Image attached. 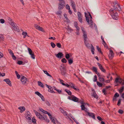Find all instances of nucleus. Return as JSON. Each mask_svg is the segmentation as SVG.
<instances>
[{"mask_svg": "<svg viewBox=\"0 0 124 124\" xmlns=\"http://www.w3.org/2000/svg\"><path fill=\"white\" fill-rule=\"evenodd\" d=\"M60 69L62 75L65 77H66L67 73L66 69L64 66L63 65L61 66Z\"/></svg>", "mask_w": 124, "mask_h": 124, "instance_id": "nucleus-1", "label": "nucleus"}, {"mask_svg": "<svg viewBox=\"0 0 124 124\" xmlns=\"http://www.w3.org/2000/svg\"><path fill=\"white\" fill-rule=\"evenodd\" d=\"M113 4H114L115 5L116 4H117V5L118 6V7H119V8H117V7L116 6H114L113 7L114 8H111L109 12H110V13H112V12L113 13V12L114 11V10H115L116 11H121V8L120 7V6L118 4H117V3L116 2H115L114 3H113Z\"/></svg>", "mask_w": 124, "mask_h": 124, "instance_id": "nucleus-2", "label": "nucleus"}, {"mask_svg": "<svg viewBox=\"0 0 124 124\" xmlns=\"http://www.w3.org/2000/svg\"><path fill=\"white\" fill-rule=\"evenodd\" d=\"M60 3L58 4V9L59 10L62 9L65 7V3L64 0H59Z\"/></svg>", "mask_w": 124, "mask_h": 124, "instance_id": "nucleus-3", "label": "nucleus"}, {"mask_svg": "<svg viewBox=\"0 0 124 124\" xmlns=\"http://www.w3.org/2000/svg\"><path fill=\"white\" fill-rule=\"evenodd\" d=\"M33 111L35 113L37 116L40 120H44V118L43 117V115H41L40 114L35 110H33Z\"/></svg>", "mask_w": 124, "mask_h": 124, "instance_id": "nucleus-4", "label": "nucleus"}, {"mask_svg": "<svg viewBox=\"0 0 124 124\" xmlns=\"http://www.w3.org/2000/svg\"><path fill=\"white\" fill-rule=\"evenodd\" d=\"M83 37L84 39V43L86 46L88 47L89 44L87 42V40L88 39L87 34L86 33H83Z\"/></svg>", "mask_w": 124, "mask_h": 124, "instance_id": "nucleus-5", "label": "nucleus"}, {"mask_svg": "<svg viewBox=\"0 0 124 124\" xmlns=\"http://www.w3.org/2000/svg\"><path fill=\"white\" fill-rule=\"evenodd\" d=\"M28 50L29 54L31 56V58L33 59H34L35 56L34 52L32 51L31 49L29 48H28Z\"/></svg>", "mask_w": 124, "mask_h": 124, "instance_id": "nucleus-6", "label": "nucleus"}, {"mask_svg": "<svg viewBox=\"0 0 124 124\" xmlns=\"http://www.w3.org/2000/svg\"><path fill=\"white\" fill-rule=\"evenodd\" d=\"M113 13L112 12V13H110L112 18L114 19L117 20L118 19V14L117 12H115L113 14Z\"/></svg>", "mask_w": 124, "mask_h": 124, "instance_id": "nucleus-7", "label": "nucleus"}, {"mask_svg": "<svg viewBox=\"0 0 124 124\" xmlns=\"http://www.w3.org/2000/svg\"><path fill=\"white\" fill-rule=\"evenodd\" d=\"M110 53L108 55V56L109 59H112L114 56V54L113 51L112 50L110 49L109 50Z\"/></svg>", "mask_w": 124, "mask_h": 124, "instance_id": "nucleus-8", "label": "nucleus"}, {"mask_svg": "<svg viewBox=\"0 0 124 124\" xmlns=\"http://www.w3.org/2000/svg\"><path fill=\"white\" fill-rule=\"evenodd\" d=\"M27 80V79L24 76H22L21 78V81L22 82V83L24 84L26 83Z\"/></svg>", "mask_w": 124, "mask_h": 124, "instance_id": "nucleus-9", "label": "nucleus"}, {"mask_svg": "<svg viewBox=\"0 0 124 124\" xmlns=\"http://www.w3.org/2000/svg\"><path fill=\"white\" fill-rule=\"evenodd\" d=\"M92 91L93 92V94L92 95V96L94 98L96 99L98 98V96L96 94L94 90V89H92Z\"/></svg>", "mask_w": 124, "mask_h": 124, "instance_id": "nucleus-10", "label": "nucleus"}, {"mask_svg": "<svg viewBox=\"0 0 124 124\" xmlns=\"http://www.w3.org/2000/svg\"><path fill=\"white\" fill-rule=\"evenodd\" d=\"M97 64L99 68L102 71L104 72H106V70L104 69L103 67L101 64H100L99 63H97Z\"/></svg>", "mask_w": 124, "mask_h": 124, "instance_id": "nucleus-11", "label": "nucleus"}, {"mask_svg": "<svg viewBox=\"0 0 124 124\" xmlns=\"http://www.w3.org/2000/svg\"><path fill=\"white\" fill-rule=\"evenodd\" d=\"M3 81L6 82V83L8 84L10 86H11V81L9 79L6 78L4 79L3 80Z\"/></svg>", "mask_w": 124, "mask_h": 124, "instance_id": "nucleus-12", "label": "nucleus"}, {"mask_svg": "<svg viewBox=\"0 0 124 124\" xmlns=\"http://www.w3.org/2000/svg\"><path fill=\"white\" fill-rule=\"evenodd\" d=\"M60 111L65 116H67L68 115V113L66 112V111L64 110L62 108H60Z\"/></svg>", "mask_w": 124, "mask_h": 124, "instance_id": "nucleus-13", "label": "nucleus"}, {"mask_svg": "<svg viewBox=\"0 0 124 124\" xmlns=\"http://www.w3.org/2000/svg\"><path fill=\"white\" fill-rule=\"evenodd\" d=\"M55 55L58 58H61L63 55V54L61 52H59Z\"/></svg>", "mask_w": 124, "mask_h": 124, "instance_id": "nucleus-14", "label": "nucleus"}, {"mask_svg": "<svg viewBox=\"0 0 124 124\" xmlns=\"http://www.w3.org/2000/svg\"><path fill=\"white\" fill-rule=\"evenodd\" d=\"M71 96L72 97V100L75 102H77L79 100L78 99L77 97L74 96L73 95H72Z\"/></svg>", "mask_w": 124, "mask_h": 124, "instance_id": "nucleus-15", "label": "nucleus"}, {"mask_svg": "<svg viewBox=\"0 0 124 124\" xmlns=\"http://www.w3.org/2000/svg\"><path fill=\"white\" fill-rule=\"evenodd\" d=\"M87 114L88 115V116L90 117H92L93 118V119H95V116L94 115L93 113H92L88 112V113H87Z\"/></svg>", "mask_w": 124, "mask_h": 124, "instance_id": "nucleus-16", "label": "nucleus"}, {"mask_svg": "<svg viewBox=\"0 0 124 124\" xmlns=\"http://www.w3.org/2000/svg\"><path fill=\"white\" fill-rule=\"evenodd\" d=\"M85 17L86 21L88 24H90V22L89 20V18L88 16V15L86 12L85 13Z\"/></svg>", "mask_w": 124, "mask_h": 124, "instance_id": "nucleus-17", "label": "nucleus"}, {"mask_svg": "<svg viewBox=\"0 0 124 124\" xmlns=\"http://www.w3.org/2000/svg\"><path fill=\"white\" fill-rule=\"evenodd\" d=\"M25 118L27 120H31V118H30L31 115L30 114L27 113L25 115Z\"/></svg>", "mask_w": 124, "mask_h": 124, "instance_id": "nucleus-18", "label": "nucleus"}, {"mask_svg": "<svg viewBox=\"0 0 124 124\" xmlns=\"http://www.w3.org/2000/svg\"><path fill=\"white\" fill-rule=\"evenodd\" d=\"M43 116L44 118V120L47 122L49 123V120L47 118L46 115L44 114H43Z\"/></svg>", "mask_w": 124, "mask_h": 124, "instance_id": "nucleus-19", "label": "nucleus"}, {"mask_svg": "<svg viewBox=\"0 0 124 124\" xmlns=\"http://www.w3.org/2000/svg\"><path fill=\"white\" fill-rule=\"evenodd\" d=\"M70 2L72 8L75 7L76 5L75 2L72 0H70Z\"/></svg>", "mask_w": 124, "mask_h": 124, "instance_id": "nucleus-20", "label": "nucleus"}, {"mask_svg": "<svg viewBox=\"0 0 124 124\" xmlns=\"http://www.w3.org/2000/svg\"><path fill=\"white\" fill-rule=\"evenodd\" d=\"M123 80L121 78H116L115 80V82L117 83L118 81H120L122 82Z\"/></svg>", "mask_w": 124, "mask_h": 124, "instance_id": "nucleus-21", "label": "nucleus"}, {"mask_svg": "<svg viewBox=\"0 0 124 124\" xmlns=\"http://www.w3.org/2000/svg\"><path fill=\"white\" fill-rule=\"evenodd\" d=\"M38 85L40 87L42 88H44V85L40 81H38Z\"/></svg>", "mask_w": 124, "mask_h": 124, "instance_id": "nucleus-22", "label": "nucleus"}, {"mask_svg": "<svg viewBox=\"0 0 124 124\" xmlns=\"http://www.w3.org/2000/svg\"><path fill=\"white\" fill-rule=\"evenodd\" d=\"M12 28L15 31L18 32L19 31V30L18 28V27L17 26L16 27L15 26V27L14 26V27H12Z\"/></svg>", "mask_w": 124, "mask_h": 124, "instance_id": "nucleus-23", "label": "nucleus"}, {"mask_svg": "<svg viewBox=\"0 0 124 124\" xmlns=\"http://www.w3.org/2000/svg\"><path fill=\"white\" fill-rule=\"evenodd\" d=\"M50 118L52 122L54 124H56V120H55L54 119V118H52V117H50Z\"/></svg>", "mask_w": 124, "mask_h": 124, "instance_id": "nucleus-24", "label": "nucleus"}, {"mask_svg": "<svg viewBox=\"0 0 124 124\" xmlns=\"http://www.w3.org/2000/svg\"><path fill=\"white\" fill-rule=\"evenodd\" d=\"M49 89V90H48V91L50 92L51 93H55L53 91V88L51 87V86H50V87L48 89Z\"/></svg>", "mask_w": 124, "mask_h": 124, "instance_id": "nucleus-25", "label": "nucleus"}, {"mask_svg": "<svg viewBox=\"0 0 124 124\" xmlns=\"http://www.w3.org/2000/svg\"><path fill=\"white\" fill-rule=\"evenodd\" d=\"M18 109L20 110L22 112L24 111L25 110V108L24 107H20L18 108Z\"/></svg>", "mask_w": 124, "mask_h": 124, "instance_id": "nucleus-26", "label": "nucleus"}, {"mask_svg": "<svg viewBox=\"0 0 124 124\" xmlns=\"http://www.w3.org/2000/svg\"><path fill=\"white\" fill-rule=\"evenodd\" d=\"M65 90L69 95H71L72 93L70 90L67 89H65Z\"/></svg>", "mask_w": 124, "mask_h": 124, "instance_id": "nucleus-27", "label": "nucleus"}, {"mask_svg": "<svg viewBox=\"0 0 124 124\" xmlns=\"http://www.w3.org/2000/svg\"><path fill=\"white\" fill-rule=\"evenodd\" d=\"M44 73L46 74L47 76H49L51 77H52V76L47 72L46 71L43 70Z\"/></svg>", "mask_w": 124, "mask_h": 124, "instance_id": "nucleus-28", "label": "nucleus"}, {"mask_svg": "<svg viewBox=\"0 0 124 124\" xmlns=\"http://www.w3.org/2000/svg\"><path fill=\"white\" fill-rule=\"evenodd\" d=\"M68 60L69 62V63L70 64H71L73 62V61L72 58H70Z\"/></svg>", "mask_w": 124, "mask_h": 124, "instance_id": "nucleus-29", "label": "nucleus"}, {"mask_svg": "<svg viewBox=\"0 0 124 124\" xmlns=\"http://www.w3.org/2000/svg\"><path fill=\"white\" fill-rule=\"evenodd\" d=\"M39 110L43 112L44 113H45V114H46V113H47V112L46 111L44 110L43 109L41 108H39Z\"/></svg>", "mask_w": 124, "mask_h": 124, "instance_id": "nucleus-30", "label": "nucleus"}, {"mask_svg": "<svg viewBox=\"0 0 124 124\" xmlns=\"http://www.w3.org/2000/svg\"><path fill=\"white\" fill-rule=\"evenodd\" d=\"M99 80L101 82H102L104 81V79L103 78H102L101 77H99Z\"/></svg>", "mask_w": 124, "mask_h": 124, "instance_id": "nucleus-31", "label": "nucleus"}, {"mask_svg": "<svg viewBox=\"0 0 124 124\" xmlns=\"http://www.w3.org/2000/svg\"><path fill=\"white\" fill-rule=\"evenodd\" d=\"M92 70L93 71L95 72V73L97 72V69L96 67H93Z\"/></svg>", "mask_w": 124, "mask_h": 124, "instance_id": "nucleus-32", "label": "nucleus"}, {"mask_svg": "<svg viewBox=\"0 0 124 124\" xmlns=\"http://www.w3.org/2000/svg\"><path fill=\"white\" fill-rule=\"evenodd\" d=\"M15 73L16 74V75L17 76V78L18 79H19L20 78V75L16 71H15Z\"/></svg>", "mask_w": 124, "mask_h": 124, "instance_id": "nucleus-33", "label": "nucleus"}, {"mask_svg": "<svg viewBox=\"0 0 124 124\" xmlns=\"http://www.w3.org/2000/svg\"><path fill=\"white\" fill-rule=\"evenodd\" d=\"M81 109L82 110H85V109L86 108L84 104H82L81 106Z\"/></svg>", "mask_w": 124, "mask_h": 124, "instance_id": "nucleus-34", "label": "nucleus"}, {"mask_svg": "<svg viewBox=\"0 0 124 124\" xmlns=\"http://www.w3.org/2000/svg\"><path fill=\"white\" fill-rule=\"evenodd\" d=\"M64 17L65 18L66 20L68 22H70V20L68 19L67 17V15L66 14H64Z\"/></svg>", "mask_w": 124, "mask_h": 124, "instance_id": "nucleus-35", "label": "nucleus"}, {"mask_svg": "<svg viewBox=\"0 0 124 124\" xmlns=\"http://www.w3.org/2000/svg\"><path fill=\"white\" fill-rule=\"evenodd\" d=\"M97 85L99 87H101L102 86V84L101 83H100L98 81H97Z\"/></svg>", "mask_w": 124, "mask_h": 124, "instance_id": "nucleus-36", "label": "nucleus"}, {"mask_svg": "<svg viewBox=\"0 0 124 124\" xmlns=\"http://www.w3.org/2000/svg\"><path fill=\"white\" fill-rule=\"evenodd\" d=\"M50 44L51 46L53 48H54L56 46L55 44L53 42H51L50 43Z\"/></svg>", "mask_w": 124, "mask_h": 124, "instance_id": "nucleus-37", "label": "nucleus"}, {"mask_svg": "<svg viewBox=\"0 0 124 124\" xmlns=\"http://www.w3.org/2000/svg\"><path fill=\"white\" fill-rule=\"evenodd\" d=\"M22 35L24 36L23 38H25L26 36L27 35V34L26 32H23L22 33Z\"/></svg>", "mask_w": 124, "mask_h": 124, "instance_id": "nucleus-38", "label": "nucleus"}, {"mask_svg": "<svg viewBox=\"0 0 124 124\" xmlns=\"http://www.w3.org/2000/svg\"><path fill=\"white\" fill-rule=\"evenodd\" d=\"M61 61L62 62L64 63H66L67 62V60L65 58H63L61 60Z\"/></svg>", "mask_w": 124, "mask_h": 124, "instance_id": "nucleus-39", "label": "nucleus"}, {"mask_svg": "<svg viewBox=\"0 0 124 124\" xmlns=\"http://www.w3.org/2000/svg\"><path fill=\"white\" fill-rule=\"evenodd\" d=\"M65 57L68 60L69 59L70 57V55L69 54H67L66 55Z\"/></svg>", "mask_w": 124, "mask_h": 124, "instance_id": "nucleus-40", "label": "nucleus"}, {"mask_svg": "<svg viewBox=\"0 0 124 124\" xmlns=\"http://www.w3.org/2000/svg\"><path fill=\"white\" fill-rule=\"evenodd\" d=\"M32 121L34 124H36V120L35 119L34 117L32 118Z\"/></svg>", "mask_w": 124, "mask_h": 124, "instance_id": "nucleus-41", "label": "nucleus"}, {"mask_svg": "<svg viewBox=\"0 0 124 124\" xmlns=\"http://www.w3.org/2000/svg\"><path fill=\"white\" fill-rule=\"evenodd\" d=\"M66 29H67V31L69 32L70 31V32L73 31V30L71 29V28L69 27V26H68V28H67Z\"/></svg>", "mask_w": 124, "mask_h": 124, "instance_id": "nucleus-42", "label": "nucleus"}, {"mask_svg": "<svg viewBox=\"0 0 124 124\" xmlns=\"http://www.w3.org/2000/svg\"><path fill=\"white\" fill-rule=\"evenodd\" d=\"M10 24L12 26V27H14V26L15 27L16 24L15 23H14V22H13L12 21H11L10 22Z\"/></svg>", "mask_w": 124, "mask_h": 124, "instance_id": "nucleus-43", "label": "nucleus"}, {"mask_svg": "<svg viewBox=\"0 0 124 124\" xmlns=\"http://www.w3.org/2000/svg\"><path fill=\"white\" fill-rule=\"evenodd\" d=\"M124 89V86H123L119 91L120 93H122Z\"/></svg>", "mask_w": 124, "mask_h": 124, "instance_id": "nucleus-44", "label": "nucleus"}, {"mask_svg": "<svg viewBox=\"0 0 124 124\" xmlns=\"http://www.w3.org/2000/svg\"><path fill=\"white\" fill-rule=\"evenodd\" d=\"M56 46L59 48H61V45L60 43H58L56 44Z\"/></svg>", "mask_w": 124, "mask_h": 124, "instance_id": "nucleus-45", "label": "nucleus"}, {"mask_svg": "<svg viewBox=\"0 0 124 124\" xmlns=\"http://www.w3.org/2000/svg\"><path fill=\"white\" fill-rule=\"evenodd\" d=\"M62 13V11L61 10H59L56 12V14L58 15H61Z\"/></svg>", "mask_w": 124, "mask_h": 124, "instance_id": "nucleus-46", "label": "nucleus"}, {"mask_svg": "<svg viewBox=\"0 0 124 124\" xmlns=\"http://www.w3.org/2000/svg\"><path fill=\"white\" fill-rule=\"evenodd\" d=\"M61 84L63 85L66 86L68 87H69L70 86V85L67 83L66 84H65L63 83H62Z\"/></svg>", "mask_w": 124, "mask_h": 124, "instance_id": "nucleus-47", "label": "nucleus"}, {"mask_svg": "<svg viewBox=\"0 0 124 124\" xmlns=\"http://www.w3.org/2000/svg\"><path fill=\"white\" fill-rule=\"evenodd\" d=\"M8 51H9V53L11 55H12L13 54H14L13 52L12 51V50L10 49H8Z\"/></svg>", "mask_w": 124, "mask_h": 124, "instance_id": "nucleus-48", "label": "nucleus"}, {"mask_svg": "<svg viewBox=\"0 0 124 124\" xmlns=\"http://www.w3.org/2000/svg\"><path fill=\"white\" fill-rule=\"evenodd\" d=\"M23 62L22 61H18L17 62V63L19 64V65H22V64H23Z\"/></svg>", "mask_w": 124, "mask_h": 124, "instance_id": "nucleus-49", "label": "nucleus"}, {"mask_svg": "<svg viewBox=\"0 0 124 124\" xmlns=\"http://www.w3.org/2000/svg\"><path fill=\"white\" fill-rule=\"evenodd\" d=\"M96 47H97V48L98 50V51L99 52H100L102 54V52L101 51V50L100 48H99L98 46H97Z\"/></svg>", "mask_w": 124, "mask_h": 124, "instance_id": "nucleus-50", "label": "nucleus"}, {"mask_svg": "<svg viewBox=\"0 0 124 124\" xmlns=\"http://www.w3.org/2000/svg\"><path fill=\"white\" fill-rule=\"evenodd\" d=\"M119 94L118 93H116L115 94L114 97H119Z\"/></svg>", "mask_w": 124, "mask_h": 124, "instance_id": "nucleus-51", "label": "nucleus"}, {"mask_svg": "<svg viewBox=\"0 0 124 124\" xmlns=\"http://www.w3.org/2000/svg\"><path fill=\"white\" fill-rule=\"evenodd\" d=\"M78 18L81 17V13L80 12H78L77 13Z\"/></svg>", "mask_w": 124, "mask_h": 124, "instance_id": "nucleus-52", "label": "nucleus"}, {"mask_svg": "<svg viewBox=\"0 0 124 124\" xmlns=\"http://www.w3.org/2000/svg\"><path fill=\"white\" fill-rule=\"evenodd\" d=\"M81 30H82L83 33H86L85 31L84 30V29L83 27H81Z\"/></svg>", "mask_w": 124, "mask_h": 124, "instance_id": "nucleus-53", "label": "nucleus"}, {"mask_svg": "<svg viewBox=\"0 0 124 124\" xmlns=\"http://www.w3.org/2000/svg\"><path fill=\"white\" fill-rule=\"evenodd\" d=\"M121 99H120L118 100V103H117V105L118 106H119L120 105L121 102Z\"/></svg>", "mask_w": 124, "mask_h": 124, "instance_id": "nucleus-54", "label": "nucleus"}, {"mask_svg": "<svg viewBox=\"0 0 124 124\" xmlns=\"http://www.w3.org/2000/svg\"><path fill=\"white\" fill-rule=\"evenodd\" d=\"M97 118L100 121H102V120L103 119L99 116H98L97 117Z\"/></svg>", "mask_w": 124, "mask_h": 124, "instance_id": "nucleus-55", "label": "nucleus"}, {"mask_svg": "<svg viewBox=\"0 0 124 124\" xmlns=\"http://www.w3.org/2000/svg\"><path fill=\"white\" fill-rule=\"evenodd\" d=\"M11 56L13 58V59L14 60H16V57L14 55V54H13L12 55H11Z\"/></svg>", "mask_w": 124, "mask_h": 124, "instance_id": "nucleus-56", "label": "nucleus"}, {"mask_svg": "<svg viewBox=\"0 0 124 124\" xmlns=\"http://www.w3.org/2000/svg\"><path fill=\"white\" fill-rule=\"evenodd\" d=\"M118 112L121 114H122L123 113V111L121 109H119V110L118 111Z\"/></svg>", "mask_w": 124, "mask_h": 124, "instance_id": "nucleus-57", "label": "nucleus"}, {"mask_svg": "<svg viewBox=\"0 0 124 124\" xmlns=\"http://www.w3.org/2000/svg\"><path fill=\"white\" fill-rule=\"evenodd\" d=\"M97 80V76L95 75L94 76V79L93 80V81L94 82H96Z\"/></svg>", "mask_w": 124, "mask_h": 124, "instance_id": "nucleus-58", "label": "nucleus"}, {"mask_svg": "<svg viewBox=\"0 0 124 124\" xmlns=\"http://www.w3.org/2000/svg\"><path fill=\"white\" fill-rule=\"evenodd\" d=\"M0 21L1 23H2V24L3 23L5 22L4 20L3 19H0Z\"/></svg>", "mask_w": 124, "mask_h": 124, "instance_id": "nucleus-59", "label": "nucleus"}, {"mask_svg": "<svg viewBox=\"0 0 124 124\" xmlns=\"http://www.w3.org/2000/svg\"><path fill=\"white\" fill-rule=\"evenodd\" d=\"M35 27L36 29H39V26L37 24H35Z\"/></svg>", "mask_w": 124, "mask_h": 124, "instance_id": "nucleus-60", "label": "nucleus"}, {"mask_svg": "<svg viewBox=\"0 0 124 124\" xmlns=\"http://www.w3.org/2000/svg\"><path fill=\"white\" fill-rule=\"evenodd\" d=\"M102 92L104 95H106L107 94V93L106 92L105 89H103L102 90Z\"/></svg>", "mask_w": 124, "mask_h": 124, "instance_id": "nucleus-61", "label": "nucleus"}, {"mask_svg": "<svg viewBox=\"0 0 124 124\" xmlns=\"http://www.w3.org/2000/svg\"><path fill=\"white\" fill-rule=\"evenodd\" d=\"M78 18V19L79 22L81 23H82V19L81 17H79Z\"/></svg>", "mask_w": 124, "mask_h": 124, "instance_id": "nucleus-62", "label": "nucleus"}, {"mask_svg": "<svg viewBox=\"0 0 124 124\" xmlns=\"http://www.w3.org/2000/svg\"><path fill=\"white\" fill-rule=\"evenodd\" d=\"M66 8L67 9H70V7L68 4H67L66 6Z\"/></svg>", "mask_w": 124, "mask_h": 124, "instance_id": "nucleus-63", "label": "nucleus"}, {"mask_svg": "<svg viewBox=\"0 0 124 124\" xmlns=\"http://www.w3.org/2000/svg\"><path fill=\"white\" fill-rule=\"evenodd\" d=\"M59 93V94H60L62 92V91L61 90H58V89L56 90Z\"/></svg>", "mask_w": 124, "mask_h": 124, "instance_id": "nucleus-64", "label": "nucleus"}]
</instances>
